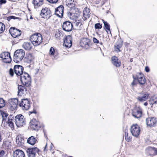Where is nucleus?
Instances as JSON below:
<instances>
[{"mask_svg": "<svg viewBox=\"0 0 157 157\" xmlns=\"http://www.w3.org/2000/svg\"><path fill=\"white\" fill-rule=\"evenodd\" d=\"M142 111L141 109L136 108L134 109L132 112V115L135 118H139L142 116Z\"/></svg>", "mask_w": 157, "mask_h": 157, "instance_id": "nucleus-15", "label": "nucleus"}, {"mask_svg": "<svg viewBox=\"0 0 157 157\" xmlns=\"http://www.w3.org/2000/svg\"><path fill=\"white\" fill-rule=\"evenodd\" d=\"M64 10L63 6L60 5L55 9V14L59 18H62L63 16Z\"/></svg>", "mask_w": 157, "mask_h": 157, "instance_id": "nucleus-13", "label": "nucleus"}, {"mask_svg": "<svg viewBox=\"0 0 157 157\" xmlns=\"http://www.w3.org/2000/svg\"><path fill=\"white\" fill-rule=\"evenodd\" d=\"M132 78L133 79V80L136 81V80H137L138 81V79H139V77L137 76V77H136L134 76V75H132Z\"/></svg>", "mask_w": 157, "mask_h": 157, "instance_id": "nucleus-55", "label": "nucleus"}, {"mask_svg": "<svg viewBox=\"0 0 157 157\" xmlns=\"http://www.w3.org/2000/svg\"><path fill=\"white\" fill-rule=\"evenodd\" d=\"M75 14L76 15V16L78 17V16H79L80 14V13L79 11V10H78V8H76L75 9Z\"/></svg>", "mask_w": 157, "mask_h": 157, "instance_id": "nucleus-43", "label": "nucleus"}, {"mask_svg": "<svg viewBox=\"0 0 157 157\" xmlns=\"http://www.w3.org/2000/svg\"><path fill=\"white\" fill-rule=\"evenodd\" d=\"M55 50L52 47H51L49 50V54L50 55H54L55 54Z\"/></svg>", "mask_w": 157, "mask_h": 157, "instance_id": "nucleus-41", "label": "nucleus"}, {"mask_svg": "<svg viewBox=\"0 0 157 157\" xmlns=\"http://www.w3.org/2000/svg\"><path fill=\"white\" fill-rule=\"evenodd\" d=\"M30 40L34 46H38L40 44L42 41V35L40 33H36L30 36Z\"/></svg>", "mask_w": 157, "mask_h": 157, "instance_id": "nucleus-2", "label": "nucleus"}, {"mask_svg": "<svg viewBox=\"0 0 157 157\" xmlns=\"http://www.w3.org/2000/svg\"><path fill=\"white\" fill-rule=\"evenodd\" d=\"M9 31L10 33L13 37H19L21 33V30L15 27H11Z\"/></svg>", "mask_w": 157, "mask_h": 157, "instance_id": "nucleus-8", "label": "nucleus"}, {"mask_svg": "<svg viewBox=\"0 0 157 157\" xmlns=\"http://www.w3.org/2000/svg\"><path fill=\"white\" fill-rule=\"evenodd\" d=\"M42 17L48 19L52 16L51 11L48 8H45L42 9L40 14Z\"/></svg>", "mask_w": 157, "mask_h": 157, "instance_id": "nucleus-7", "label": "nucleus"}, {"mask_svg": "<svg viewBox=\"0 0 157 157\" xmlns=\"http://www.w3.org/2000/svg\"><path fill=\"white\" fill-rule=\"evenodd\" d=\"M39 151V150L37 147L27 148L26 150L28 157H35L36 153Z\"/></svg>", "mask_w": 157, "mask_h": 157, "instance_id": "nucleus-6", "label": "nucleus"}, {"mask_svg": "<svg viewBox=\"0 0 157 157\" xmlns=\"http://www.w3.org/2000/svg\"><path fill=\"white\" fill-rule=\"evenodd\" d=\"M2 138L1 133L0 132V142H1L2 141Z\"/></svg>", "mask_w": 157, "mask_h": 157, "instance_id": "nucleus-62", "label": "nucleus"}, {"mask_svg": "<svg viewBox=\"0 0 157 157\" xmlns=\"http://www.w3.org/2000/svg\"><path fill=\"white\" fill-rule=\"evenodd\" d=\"M153 149L154 155L157 154V148L154 147H153Z\"/></svg>", "mask_w": 157, "mask_h": 157, "instance_id": "nucleus-51", "label": "nucleus"}, {"mask_svg": "<svg viewBox=\"0 0 157 157\" xmlns=\"http://www.w3.org/2000/svg\"><path fill=\"white\" fill-rule=\"evenodd\" d=\"M1 114L2 117V123H5L8 117V114L3 111L1 112Z\"/></svg>", "mask_w": 157, "mask_h": 157, "instance_id": "nucleus-29", "label": "nucleus"}, {"mask_svg": "<svg viewBox=\"0 0 157 157\" xmlns=\"http://www.w3.org/2000/svg\"><path fill=\"white\" fill-rule=\"evenodd\" d=\"M5 105V100L2 98H0V109L4 107Z\"/></svg>", "mask_w": 157, "mask_h": 157, "instance_id": "nucleus-34", "label": "nucleus"}, {"mask_svg": "<svg viewBox=\"0 0 157 157\" xmlns=\"http://www.w3.org/2000/svg\"><path fill=\"white\" fill-rule=\"evenodd\" d=\"M145 70L146 72H148L150 71V69L148 66H146L145 68Z\"/></svg>", "mask_w": 157, "mask_h": 157, "instance_id": "nucleus-53", "label": "nucleus"}, {"mask_svg": "<svg viewBox=\"0 0 157 157\" xmlns=\"http://www.w3.org/2000/svg\"><path fill=\"white\" fill-rule=\"evenodd\" d=\"M67 15L68 17H70L72 15V13L70 12H67Z\"/></svg>", "mask_w": 157, "mask_h": 157, "instance_id": "nucleus-57", "label": "nucleus"}, {"mask_svg": "<svg viewBox=\"0 0 157 157\" xmlns=\"http://www.w3.org/2000/svg\"><path fill=\"white\" fill-rule=\"evenodd\" d=\"M93 41L94 43L98 44L99 42L98 40L95 37H94L93 39Z\"/></svg>", "mask_w": 157, "mask_h": 157, "instance_id": "nucleus-49", "label": "nucleus"}, {"mask_svg": "<svg viewBox=\"0 0 157 157\" xmlns=\"http://www.w3.org/2000/svg\"><path fill=\"white\" fill-rule=\"evenodd\" d=\"M139 94L142 96H138L136 98V99L140 102H143L146 101L149 97L150 94L147 92H141Z\"/></svg>", "mask_w": 157, "mask_h": 157, "instance_id": "nucleus-11", "label": "nucleus"}, {"mask_svg": "<svg viewBox=\"0 0 157 157\" xmlns=\"http://www.w3.org/2000/svg\"><path fill=\"white\" fill-rule=\"evenodd\" d=\"M19 105L21 107H22L23 110H27L30 107V101L28 98L22 99L21 102L19 103Z\"/></svg>", "mask_w": 157, "mask_h": 157, "instance_id": "nucleus-4", "label": "nucleus"}, {"mask_svg": "<svg viewBox=\"0 0 157 157\" xmlns=\"http://www.w3.org/2000/svg\"><path fill=\"white\" fill-rule=\"evenodd\" d=\"M69 7L70 6H71V7L72 6V3H68L67 4H66Z\"/></svg>", "mask_w": 157, "mask_h": 157, "instance_id": "nucleus-58", "label": "nucleus"}, {"mask_svg": "<svg viewBox=\"0 0 157 157\" xmlns=\"http://www.w3.org/2000/svg\"><path fill=\"white\" fill-rule=\"evenodd\" d=\"M111 60L113 65L116 67H119L121 66V62L116 56H113L111 58Z\"/></svg>", "mask_w": 157, "mask_h": 157, "instance_id": "nucleus-18", "label": "nucleus"}, {"mask_svg": "<svg viewBox=\"0 0 157 157\" xmlns=\"http://www.w3.org/2000/svg\"><path fill=\"white\" fill-rule=\"evenodd\" d=\"M44 0H33L32 3L33 4L34 8H37L43 3Z\"/></svg>", "mask_w": 157, "mask_h": 157, "instance_id": "nucleus-23", "label": "nucleus"}, {"mask_svg": "<svg viewBox=\"0 0 157 157\" xmlns=\"http://www.w3.org/2000/svg\"><path fill=\"white\" fill-rule=\"evenodd\" d=\"M12 117L13 118V117H12L11 115L9 116L8 119V121H6V122L8 124L9 126L10 127L14 128V124L12 121L13 120L11 119Z\"/></svg>", "mask_w": 157, "mask_h": 157, "instance_id": "nucleus-25", "label": "nucleus"}, {"mask_svg": "<svg viewBox=\"0 0 157 157\" xmlns=\"http://www.w3.org/2000/svg\"><path fill=\"white\" fill-rule=\"evenodd\" d=\"M144 105L145 106H146L148 105V103L147 102H146L144 103Z\"/></svg>", "mask_w": 157, "mask_h": 157, "instance_id": "nucleus-61", "label": "nucleus"}, {"mask_svg": "<svg viewBox=\"0 0 157 157\" xmlns=\"http://www.w3.org/2000/svg\"><path fill=\"white\" fill-rule=\"evenodd\" d=\"M36 140H36V138L34 136H31L28 138L27 142L29 144L33 146L36 143Z\"/></svg>", "mask_w": 157, "mask_h": 157, "instance_id": "nucleus-24", "label": "nucleus"}, {"mask_svg": "<svg viewBox=\"0 0 157 157\" xmlns=\"http://www.w3.org/2000/svg\"><path fill=\"white\" fill-rule=\"evenodd\" d=\"M3 60V61L6 63H10L11 62L12 59L11 58H8V59H7V58H6V59H2Z\"/></svg>", "mask_w": 157, "mask_h": 157, "instance_id": "nucleus-40", "label": "nucleus"}, {"mask_svg": "<svg viewBox=\"0 0 157 157\" xmlns=\"http://www.w3.org/2000/svg\"><path fill=\"white\" fill-rule=\"evenodd\" d=\"M153 147H149L146 149L147 154L150 155H154Z\"/></svg>", "mask_w": 157, "mask_h": 157, "instance_id": "nucleus-30", "label": "nucleus"}, {"mask_svg": "<svg viewBox=\"0 0 157 157\" xmlns=\"http://www.w3.org/2000/svg\"><path fill=\"white\" fill-rule=\"evenodd\" d=\"M14 122L18 127L22 126L25 124V118L21 114L17 115L15 117Z\"/></svg>", "mask_w": 157, "mask_h": 157, "instance_id": "nucleus-3", "label": "nucleus"}, {"mask_svg": "<svg viewBox=\"0 0 157 157\" xmlns=\"http://www.w3.org/2000/svg\"><path fill=\"white\" fill-rule=\"evenodd\" d=\"M11 107L14 109L16 108L18 104V100L17 98L11 99L10 101Z\"/></svg>", "mask_w": 157, "mask_h": 157, "instance_id": "nucleus-22", "label": "nucleus"}, {"mask_svg": "<svg viewBox=\"0 0 157 157\" xmlns=\"http://www.w3.org/2000/svg\"><path fill=\"white\" fill-rule=\"evenodd\" d=\"M13 61L16 63H18L20 61H21L22 60H19V59H18L17 58H16V57H14V56H13Z\"/></svg>", "mask_w": 157, "mask_h": 157, "instance_id": "nucleus-42", "label": "nucleus"}, {"mask_svg": "<svg viewBox=\"0 0 157 157\" xmlns=\"http://www.w3.org/2000/svg\"><path fill=\"white\" fill-rule=\"evenodd\" d=\"M25 55V51L22 49H19L15 51L14 53V56L17 58L19 60H22L24 57Z\"/></svg>", "mask_w": 157, "mask_h": 157, "instance_id": "nucleus-12", "label": "nucleus"}, {"mask_svg": "<svg viewBox=\"0 0 157 157\" xmlns=\"http://www.w3.org/2000/svg\"><path fill=\"white\" fill-rule=\"evenodd\" d=\"M34 59V57L31 53L26 54V56L25 57V61L28 63H31Z\"/></svg>", "mask_w": 157, "mask_h": 157, "instance_id": "nucleus-20", "label": "nucleus"}, {"mask_svg": "<svg viewBox=\"0 0 157 157\" xmlns=\"http://www.w3.org/2000/svg\"><path fill=\"white\" fill-rule=\"evenodd\" d=\"M140 128L137 124H133L131 126L130 131L133 136L137 137L140 135Z\"/></svg>", "mask_w": 157, "mask_h": 157, "instance_id": "nucleus-5", "label": "nucleus"}, {"mask_svg": "<svg viewBox=\"0 0 157 157\" xmlns=\"http://www.w3.org/2000/svg\"><path fill=\"white\" fill-rule=\"evenodd\" d=\"M101 20H102V21L103 22L104 24V25L107 22L106 21H105L104 19H102Z\"/></svg>", "mask_w": 157, "mask_h": 157, "instance_id": "nucleus-60", "label": "nucleus"}, {"mask_svg": "<svg viewBox=\"0 0 157 157\" xmlns=\"http://www.w3.org/2000/svg\"><path fill=\"white\" fill-rule=\"evenodd\" d=\"M38 122L36 121V120L33 119L30 122V124L32 126V127L33 128V129L38 131L40 128L38 125Z\"/></svg>", "mask_w": 157, "mask_h": 157, "instance_id": "nucleus-21", "label": "nucleus"}, {"mask_svg": "<svg viewBox=\"0 0 157 157\" xmlns=\"http://www.w3.org/2000/svg\"><path fill=\"white\" fill-rule=\"evenodd\" d=\"M18 89L17 95L18 96H21L27 90L26 87L21 85H18Z\"/></svg>", "mask_w": 157, "mask_h": 157, "instance_id": "nucleus-19", "label": "nucleus"}, {"mask_svg": "<svg viewBox=\"0 0 157 157\" xmlns=\"http://www.w3.org/2000/svg\"><path fill=\"white\" fill-rule=\"evenodd\" d=\"M14 73L20 79L23 86L29 87L31 85V79L30 75L24 72V67L21 65H16L14 66Z\"/></svg>", "mask_w": 157, "mask_h": 157, "instance_id": "nucleus-1", "label": "nucleus"}, {"mask_svg": "<svg viewBox=\"0 0 157 157\" xmlns=\"http://www.w3.org/2000/svg\"><path fill=\"white\" fill-rule=\"evenodd\" d=\"M18 37H13V39L12 41V43L13 44H15L18 43L21 40V39H19Z\"/></svg>", "mask_w": 157, "mask_h": 157, "instance_id": "nucleus-33", "label": "nucleus"}, {"mask_svg": "<svg viewBox=\"0 0 157 157\" xmlns=\"http://www.w3.org/2000/svg\"><path fill=\"white\" fill-rule=\"evenodd\" d=\"M146 122L147 126L152 127L155 126L157 121L156 118L154 117H149L146 119Z\"/></svg>", "mask_w": 157, "mask_h": 157, "instance_id": "nucleus-14", "label": "nucleus"}, {"mask_svg": "<svg viewBox=\"0 0 157 157\" xmlns=\"http://www.w3.org/2000/svg\"><path fill=\"white\" fill-rule=\"evenodd\" d=\"M52 144L51 143V145L50 146V150H52Z\"/></svg>", "mask_w": 157, "mask_h": 157, "instance_id": "nucleus-63", "label": "nucleus"}, {"mask_svg": "<svg viewBox=\"0 0 157 157\" xmlns=\"http://www.w3.org/2000/svg\"><path fill=\"white\" fill-rule=\"evenodd\" d=\"M13 157H25L24 151L19 149H17L13 151Z\"/></svg>", "mask_w": 157, "mask_h": 157, "instance_id": "nucleus-17", "label": "nucleus"}, {"mask_svg": "<svg viewBox=\"0 0 157 157\" xmlns=\"http://www.w3.org/2000/svg\"><path fill=\"white\" fill-rule=\"evenodd\" d=\"M102 27V25L99 23L95 24L94 25V27L96 29H101Z\"/></svg>", "mask_w": 157, "mask_h": 157, "instance_id": "nucleus-36", "label": "nucleus"}, {"mask_svg": "<svg viewBox=\"0 0 157 157\" xmlns=\"http://www.w3.org/2000/svg\"><path fill=\"white\" fill-rule=\"evenodd\" d=\"M115 46L116 47V48L118 50L119 52H120L121 50L120 48L121 47V44H117L116 45H115Z\"/></svg>", "mask_w": 157, "mask_h": 157, "instance_id": "nucleus-50", "label": "nucleus"}, {"mask_svg": "<svg viewBox=\"0 0 157 157\" xmlns=\"http://www.w3.org/2000/svg\"><path fill=\"white\" fill-rule=\"evenodd\" d=\"M6 2V0H0V3L1 4V5L3 4H5Z\"/></svg>", "mask_w": 157, "mask_h": 157, "instance_id": "nucleus-54", "label": "nucleus"}, {"mask_svg": "<svg viewBox=\"0 0 157 157\" xmlns=\"http://www.w3.org/2000/svg\"><path fill=\"white\" fill-rule=\"evenodd\" d=\"M150 104L151 105H153L154 104L157 103V101H155L154 99V97H151L149 99Z\"/></svg>", "mask_w": 157, "mask_h": 157, "instance_id": "nucleus-35", "label": "nucleus"}, {"mask_svg": "<svg viewBox=\"0 0 157 157\" xmlns=\"http://www.w3.org/2000/svg\"><path fill=\"white\" fill-rule=\"evenodd\" d=\"M43 132H44V136L46 138V139H48V138L47 137V135H46V134H45V132H44V130H43Z\"/></svg>", "mask_w": 157, "mask_h": 157, "instance_id": "nucleus-59", "label": "nucleus"}, {"mask_svg": "<svg viewBox=\"0 0 157 157\" xmlns=\"http://www.w3.org/2000/svg\"><path fill=\"white\" fill-rule=\"evenodd\" d=\"M104 25V29L106 31L108 34H110L111 31L110 25L107 22Z\"/></svg>", "mask_w": 157, "mask_h": 157, "instance_id": "nucleus-28", "label": "nucleus"}, {"mask_svg": "<svg viewBox=\"0 0 157 157\" xmlns=\"http://www.w3.org/2000/svg\"><path fill=\"white\" fill-rule=\"evenodd\" d=\"M63 45L66 47L70 48L72 45V37L71 35L66 36L63 39Z\"/></svg>", "mask_w": 157, "mask_h": 157, "instance_id": "nucleus-10", "label": "nucleus"}, {"mask_svg": "<svg viewBox=\"0 0 157 157\" xmlns=\"http://www.w3.org/2000/svg\"><path fill=\"white\" fill-rule=\"evenodd\" d=\"M0 57L2 59H6V58L8 59V58H11L10 53L8 52H3L1 54L0 56Z\"/></svg>", "mask_w": 157, "mask_h": 157, "instance_id": "nucleus-27", "label": "nucleus"}, {"mask_svg": "<svg viewBox=\"0 0 157 157\" xmlns=\"http://www.w3.org/2000/svg\"><path fill=\"white\" fill-rule=\"evenodd\" d=\"M90 16V14H83V17L85 20L89 18Z\"/></svg>", "mask_w": 157, "mask_h": 157, "instance_id": "nucleus-45", "label": "nucleus"}, {"mask_svg": "<svg viewBox=\"0 0 157 157\" xmlns=\"http://www.w3.org/2000/svg\"><path fill=\"white\" fill-rule=\"evenodd\" d=\"M23 47L25 50H29L32 48V46L31 43L26 42L24 43Z\"/></svg>", "mask_w": 157, "mask_h": 157, "instance_id": "nucleus-26", "label": "nucleus"}, {"mask_svg": "<svg viewBox=\"0 0 157 157\" xmlns=\"http://www.w3.org/2000/svg\"><path fill=\"white\" fill-rule=\"evenodd\" d=\"M21 141H22V140L21 137L17 136L16 137V142H17L18 144L19 142H21Z\"/></svg>", "mask_w": 157, "mask_h": 157, "instance_id": "nucleus-47", "label": "nucleus"}, {"mask_svg": "<svg viewBox=\"0 0 157 157\" xmlns=\"http://www.w3.org/2000/svg\"><path fill=\"white\" fill-rule=\"evenodd\" d=\"M5 153V151L3 150L0 151V157H3V156Z\"/></svg>", "mask_w": 157, "mask_h": 157, "instance_id": "nucleus-48", "label": "nucleus"}, {"mask_svg": "<svg viewBox=\"0 0 157 157\" xmlns=\"http://www.w3.org/2000/svg\"><path fill=\"white\" fill-rule=\"evenodd\" d=\"M5 29V25L2 22H0V34L2 33Z\"/></svg>", "mask_w": 157, "mask_h": 157, "instance_id": "nucleus-32", "label": "nucleus"}, {"mask_svg": "<svg viewBox=\"0 0 157 157\" xmlns=\"http://www.w3.org/2000/svg\"><path fill=\"white\" fill-rule=\"evenodd\" d=\"M138 82L139 84L141 85H144L146 82V79L143 76H141L140 77H139V79H138Z\"/></svg>", "mask_w": 157, "mask_h": 157, "instance_id": "nucleus-31", "label": "nucleus"}, {"mask_svg": "<svg viewBox=\"0 0 157 157\" xmlns=\"http://www.w3.org/2000/svg\"><path fill=\"white\" fill-rule=\"evenodd\" d=\"M128 134L127 132H125V139L127 140L128 139Z\"/></svg>", "mask_w": 157, "mask_h": 157, "instance_id": "nucleus-56", "label": "nucleus"}, {"mask_svg": "<svg viewBox=\"0 0 157 157\" xmlns=\"http://www.w3.org/2000/svg\"><path fill=\"white\" fill-rule=\"evenodd\" d=\"M130 61L131 62H133V59H132V58H131L130 59Z\"/></svg>", "mask_w": 157, "mask_h": 157, "instance_id": "nucleus-64", "label": "nucleus"}, {"mask_svg": "<svg viewBox=\"0 0 157 157\" xmlns=\"http://www.w3.org/2000/svg\"><path fill=\"white\" fill-rule=\"evenodd\" d=\"M9 74L11 77L13 76L14 74H15L14 68L13 69L12 68H10V69L9 71Z\"/></svg>", "mask_w": 157, "mask_h": 157, "instance_id": "nucleus-38", "label": "nucleus"}, {"mask_svg": "<svg viewBox=\"0 0 157 157\" xmlns=\"http://www.w3.org/2000/svg\"><path fill=\"white\" fill-rule=\"evenodd\" d=\"M137 82L136 81L133 80L131 83V85L132 86H136Z\"/></svg>", "mask_w": 157, "mask_h": 157, "instance_id": "nucleus-52", "label": "nucleus"}, {"mask_svg": "<svg viewBox=\"0 0 157 157\" xmlns=\"http://www.w3.org/2000/svg\"><path fill=\"white\" fill-rule=\"evenodd\" d=\"M73 28V25L70 21H66L63 22L62 28L64 31L67 32H70L72 30Z\"/></svg>", "mask_w": 157, "mask_h": 157, "instance_id": "nucleus-9", "label": "nucleus"}, {"mask_svg": "<svg viewBox=\"0 0 157 157\" xmlns=\"http://www.w3.org/2000/svg\"><path fill=\"white\" fill-rule=\"evenodd\" d=\"M90 40L87 38H83L80 42L81 46L86 49H88L90 47Z\"/></svg>", "mask_w": 157, "mask_h": 157, "instance_id": "nucleus-16", "label": "nucleus"}, {"mask_svg": "<svg viewBox=\"0 0 157 157\" xmlns=\"http://www.w3.org/2000/svg\"><path fill=\"white\" fill-rule=\"evenodd\" d=\"M49 2L51 3L54 4L56 3L58 0H46Z\"/></svg>", "mask_w": 157, "mask_h": 157, "instance_id": "nucleus-44", "label": "nucleus"}, {"mask_svg": "<svg viewBox=\"0 0 157 157\" xmlns=\"http://www.w3.org/2000/svg\"><path fill=\"white\" fill-rule=\"evenodd\" d=\"M19 18L18 17H16L14 16H10L7 17V20L8 21H10L11 19H19Z\"/></svg>", "mask_w": 157, "mask_h": 157, "instance_id": "nucleus-37", "label": "nucleus"}, {"mask_svg": "<svg viewBox=\"0 0 157 157\" xmlns=\"http://www.w3.org/2000/svg\"><path fill=\"white\" fill-rule=\"evenodd\" d=\"M37 112L36 110V109L34 108L32 111H30L29 112V115H30L32 113H34L35 114H36Z\"/></svg>", "mask_w": 157, "mask_h": 157, "instance_id": "nucleus-46", "label": "nucleus"}, {"mask_svg": "<svg viewBox=\"0 0 157 157\" xmlns=\"http://www.w3.org/2000/svg\"><path fill=\"white\" fill-rule=\"evenodd\" d=\"M90 14V9L87 7L85 8L84 9L83 14Z\"/></svg>", "mask_w": 157, "mask_h": 157, "instance_id": "nucleus-39", "label": "nucleus"}]
</instances>
